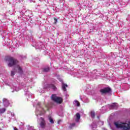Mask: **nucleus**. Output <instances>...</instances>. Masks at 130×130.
Wrapping results in <instances>:
<instances>
[{
	"instance_id": "423d86ee",
	"label": "nucleus",
	"mask_w": 130,
	"mask_h": 130,
	"mask_svg": "<svg viewBox=\"0 0 130 130\" xmlns=\"http://www.w3.org/2000/svg\"><path fill=\"white\" fill-rule=\"evenodd\" d=\"M20 14L21 17L23 16H25L26 17H28L29 19L31 18V12H30V11L27 10L26 9H23L21 11L19 12Z\"/></svg>"
},
{
	"instance_id": "680f3d73",
	"label": "nucleus",
	"mask_w": 130,
	"mask_h": 130,
	"mask_svg": "<svg viewBox=\"0 0 130 130\" xmlns=\"http://www.w3.org/2000/svg\"><path fill=\"white\" fill-rule=\"evenodd\" d=\"M32 42H34V41H33V40H32Z\"/></svg>"
},
{
	"instance_id": "f03ea898",
	"label": "nucleus",
	"mask_w": 130,
	"mask_h": 130,
	"mask_svg": "<svg viewBox=\"0 0 130 130\" xmlns=\"http://www.w3.org/2000/svg\"><path fill=\"white\" fill-rule=\"evenodd\" d=\"M114 124L117 128H121L123 130L130 129V122L127 123L120 122V123H118V122H114Z\"/></svg>"
},
{
	"instance_id": "09e8293b",
	"label": "nucleus",
	"mask_w": 130,
	"mask_h": 130,
	"mask_svg": "<svg viewBox=\"0 0 130 130\" xmlns=\"http://www.w3.org/2000/svg\"><path fill=\"white\" fill-rule=\"evenodd\" d=\"M100 122L101 123V125H103L104 124V121H101Z\"/></svg>"
},
{
	"instance_id": "37998d69",
	"label": "nucleus",
	"mask_w": 130,
	"mask_h": 130,
	"mask_svg": "<svg viewBox=\"0 0 130 130\" xmlns=\"http://www.w3.org/2000/svg\"><path fill=\"white\" fill-rule=\"evenodd\" d=\"M20 90V88L19 87H16L15 89V91H16L17 92H18V91H19Z\"/></svg>"
},
{
	"instance_id": "e433bc0d",
	"label": "nucleus",
	"mask_w": 130,
	"mask_h": 130,
	"mask_svg": "<svg viewBox=\"0 0 130 130\" xmlns=\"http://www.w3.org/2000/svg\"><path fill=\"white\" fill-rule=\"evenodd\" d=\"M51 82H52V83H53L54 84H56V80H55L54 79H52Z\"/></svg>"
},
{
	"instance_id": "4be33fe9",
	"label": "nucleus",
	"mask_w": 130,
	"mask_h": 130,
	"mask_svg": "<svg viewBox=\"0 0 130 130\" xmlns=\"http://www.w3.org/2000/svg\"><path fill=\"white\" fill-rule=\"evenodd\" d=\"M48 120L50 123H51V124H53V123H54V120H53V118H52V117H51L50 116H48Z\"/></svg>"
},
{
	"instance_id": "412c9836",
	"label": "nucleus",
	"mask_w": 130,
	"mask_h": 130,
	"mask_svg": "<svg viewBox=\"0 0 130 130\" xmlns=\"http://www.w3.org/2000/svg\"><path fill=\"white\" fill-rule=\"evenodd\" d=\"M89 116H91V118H95V112L94 111H91L90 112Z\"/></svg>"
},
{
	"instance_id": "dca6fc26",
	"label": "nucleus",
	"mask_w": 130,
	"mask_h": 130,
	"mask_svg": "<svg viewBox=\"0 0 130 130\" xmlns=\"http://www.w3.org/2000/svg\"><path fill=\"white\" fill-rule=\"evenodd\" d=\"M61 89L63 92H66L67 91V88H68V84H65L64 83H62L61 84Z\"/></svg>"
},
{
	"instance_id": "7ed1b4c3",
	"label": "nucleus",
	"mask_w": 130,
	"mask_h": 130,
	"mask_svg": "<svg viewBox=\"0 0 130 130\" xmlns=\"http://www.w3.org/2000/svg\"><path fill=\"white\" fill-rule=\"evenodd\" d=\"M50 88H51V89H52L53 91H56V90H57V88L54 85L52 84H47L44 86V88L43 89H41V88H40L38 89V91L39 93H45V90H44V89H49Z\"/></svg>"
},
{
	"instance_id": "c85d7f7f",
	"label": "nucleus",
	"mask_w": 130,
	"mask_h": 130,
	"mask_svg": "<svg viewBox=\"0 0 130 130\" xmlns=\"http://www.w3.org/2000/svg\"><path fill=\"white\" fill-rule=\"evenodd\" d=\"M4 112H6L5 108H2L0 109V114H2V113H4Z\"/></svg>"
},
{
	"instance_id": "9b49d317",
	"label": "nucleus",
	"mask_w": 130,
	"mask_h": 130,
	"mask_svg": "<svg viewBox=\"0 0 130 130\" xmlns=\"http://www.w3.org/2000/svg\"><path fill=\"white\" fill-rule=\"evenodd\" d=\"M41 119H42V121L40 123V126L39 127V129H40V128H45V120H44L43 117H41Z\"/></svg>"
},
{
	"instance_id": "9d476101",
	"label": "nucleus",
	"mask_w": 130,
	"mask_h": 130,
	"mask_svg": "<svg viewBox=\"0 0 130 130\" xmlns=\"http://www.w3.org/2000/svg\"><path fill=\"white\" fill-rule=\"evenodd\" d=\"M98 76H100V73L99 72H98L96 70H93L91 75L92 79L93 80L94 79H97V77H98Z\"/></svg>"
},
{
	"instance_id": "864d4df0",
	"label": "nucleus",
	"mask_w": 130,
	"mask_h": 130,
	"mask_svg": "<svg viewBox=\"0 0 130 130\" xmlns=\"http://www.w3.org/2000/svg\"><path fill=\"white\" fill-rule=\"evenodd\" d=\"M14 130H18V128H17L16 127H14Z\"/></svg>"
},
{
	"instance_id": "a19ab883",
	"label": "nucleus",
	"mask_w": 130,
	"mask_h": 130,
	"mask_svg": "<svg viewBox=\"0 0 130 130\" xmlns=\"http://www.w3.org/2000/svg\"><path fill=\"white\" fill-rule=\"evenodd\" d=\"M12 15L13 14L11 13V11H9L7 12H6V15Z\"/></svg>"
},
{
	"instance_id": "49530a36",
	"label": "nucleus",
	"mask_w": 130,
	"mask_h": 130,
	"mask_svg": "<svg viewBox=\"0 0 130 130\" xmlns=\"http://www.w3.org/2000/svg\"><path fill=\"white\" fill-rule=\"evenodd\" d=\"M89 100H88V99H86V100H85V102H86V103H89Z\"/></svg>"
},
{
	"instance_id": "052dcab7",
	"label": "nucleus",
	"mask_w": 130,
	"mask_h": 130,
	"mask_svg": "<svg viewBox=\"0 0 130 130\" xmlns=\"http://www.w3.org/2000/svg\"><path fill=\"white\" fill-rule=\"evenodd\" d=\"M62 5H64V2H63V3H62Z\"/></svg>"
},
{
	"instance_id": "de8ad7c7",
	"label": "nucleus",
	"mask_w": 130,
	"mask_h": 130,
	"mask_svg": "<svg viewBox=\"0 0 130 130\" xmlns=\"http://www.w3.org/2000/svg\"><path fill=\"white\" fill-rule=\"evenodd\" d=\"M44 53L45 54H48V52H47V51H45Z\"/></svg>"
},
{
	"instance_id": "0e129e2a",
	"label": "nucleus",
	"mask_w": 130,
	"mask_h": 130,
	"mask_svg": "<svg viewBox=\"0 0 130 130\" xmlns=\"http://www.w3.org/2000/svg\"><path fill=\"white\" fill-rule=\"evenodd\" d=\"M53 10H54V8H53Z\"/></svg>"
},
{
	"instance_id": "3c124183",
	"label": "nucleus",
	"mask_w": 130,
	"mask_h": 130,
	"mask_svg": "<svg viewBox=\"0 0 130 130\" xmlns=\"http://www.w3.org/2000/svg\"><path fill=\"white\" fill-rule=\"evenodd\" d=\"M11 116H15V113H11Z\"/></svg>"
},
{
	"instance_id": "473e14b6",
	"label": "nucleus",
	"mask_w": 130,
	"mask_h": 130,
	"mask_svg": "<svg viewBox=\"0 0 130 130\" xmlns=\"http://www.w3.org/2000/svg\"><path fill=\"white\" fill-rule=\"evenodd\" d=\"M57 79H58V81H59V82H60L61 83V84H62V83H63V80H62V79H61L59 76L57 77Z\"/></svg>"
},
{
	"instance_id": "6ab92c4d",
	"label": "nucleus",
	"mask_w": 130,
	"mask_h": 130,
	"mask_svg": "<svg viewBox=\"0 0 130 130\" xmlns=\"http://www.w3.org/2000/svg\"><path fill=\"white\" fill-rule=\"evenodd\" d=\"M80 119H81V115H80V113H77L76 114V118L75 119L76 122H79V121H80Z\"/></svg>"
},
{
	"instance_id": "ddd939ff",
	"label": "nucleus",
	"mask_w": 130,
	"mask_h": 130,
	"mask_svg": "<svg viewBox=\"0 0 130 130\" xmlns=\"http://www.w3.org/2000/svg\"><path fill=\"white\" fill-rule=\"evenodd\" d=\"M3 102L5 107H8L10 105V102L7 99H3Z\"/></svg>"
},
{
	"instance_id": "20e7f679",
	"label": "nucleus",
	"mask_w": 130,
	"mask_h": 130,
	"mask_svg": "<svg viewBox=\"0 0 130 130\" xmlns=\"http://www.w3.org/2000/svg\"><path fill=\"white\" fill-rule=\"evenodd\" d=\"M6 60L9 62L8 67L12 68L13 66H16L18 63V60L14 59L13 57H8Z\"/></svg>"
},
{
	"instance_id": "c756f323",
	"label": "nucleus",
	"mask_w": 130,
	"mask_h": 130,
	"mask_svg": "<svg viewBox=\"0 0 130 130\" xmlns=\"http://www.w3.org/2000/svg\"><path fill=\"white\" fill-rule=\"evenodd\" d=\"M26 96H27L28 98H34V96H33V95L31 94L30 92L27 94V95H25Z\"/></svg>"
},
{
	"instance_id": "7c9ffc66",
	"label": "nucleus",
	"mask_w": 130,
	"mask_h": 130,
	"mask_svg": "<svg viewBox=\"0 0 130 130\" xmlns=\"http://www.w3.org/2000/svg\"><path fill=\"white\" fill-rule=\"evenodd\" d=\"M33 128H34V127L31 126H30V125H27V129L28 130H33Z\"/></svg>"
},
{
	"instance_id": "a878e982",
	"label": "nucleus",
	"mask_w": 130,
	"mask_h": 130,
	"mask_svg": "<svg viewBox=\"0 0 130 130\" xmlns=\"http://www.w3.org/2000/svg\"><path fill=\"white\" fill-rule=\"evenodd\" d=\"M18 73L19 74H23V70L22 69V68L18 67Z\"/></svg>"
},
{
	"instance_id": "72a5a7b5",
	"label": "nucleus",
	"mask_w": 130,
	"mask_h": 130,
	"mask_svg": "<svg viewBox=\"0 0 130 130\" xmlns=\"http://www.w3.org/2000/svg\"><path fill=\"white\" fill-rule=\"evenodd\" d=\"M105 5L106 6V7L108 8V7H109V6H110V4H109V2H106L105 3Z\"/></svg>"
},
{
	"instance_id": "4c0bfd02",
	"label": "nucleus",
	"mask_w": 130,
	"mask_h": 130,
	"mask_svg": "<svg viewBox=\"0 0 130 130\" xmlns=\"http://www.w3.org/2000/svg\"><path fill=\"white\" fill-rule=\"evenodd\" d=\"M11 77H14V76H15V71H11Z\"/></svg>"
},
{
	"instance_id": "13d9d810",
	"label": "nucleus",
	"mask_w": 130,
	"mask_h": 130,
	"mask_svg": "<svg viewBox=\"0 0 130 130\" xmlns=\"http://www.w3.org/2000/svg\"><path fill=\"white\" fill-rule=\"evenodd\" d=\"M98 118L99 119V118H100V117L99 116H98Z\"/></svg>"
},
{
	"instance_id": "b1692460",
	"label": "nucleus",
	"mask_w": 130,
	"mask_h": 130,
	"mask_svg": "<svg viewBox=\"0 0 130 130\" xmlns=\"http://www.w3.org/2000/svg\"><path fill=\"white\" fill-rule=\"evenodd\" d=\"M116 108H117V106L115 104H114L110 106V109H116Z\"/></svg>"
},
{
	"instance_id": "f8f14e48",
	"label": "nucleus",
	"mask_w": 130,
	"mask_h": 130,
	"mask_svg": "<svg viewBox=\"0 0 130 130\" xmlns=\"http://www.w3.org/2000/svg\"><path fill=\"white\" fill-rule=\"evenodd\" d=\"M36 48L37 49H43L44 48V45L42 43H38L36 45Z\"/></svg>"
},
{
	"instance_id": "ea45409f",
	"label": "nucleus",
	"mask_w": 130,
	"mask_h": 130,
	"mask_svg": "<svg viewBox=\"0 0 130 130\" xmlns=\"http://www.w3.org/2000/svg\"><path fill=\"white\" fill-rule=\"evenodd\" d=\"M109 125L111 129L114 130V128H113V127H112V126H111V124L110 123H109Z\"/></svg>"
},
{
	"instance_id": "8fccbe9b",
	"label": "nucleus",
	"mask_w": 130,
	"mask_h": 130,
	"mask_svg": "<svg viewBox=\"0 0 130 130\" xmlns=\"http://www.w3.org/2000/svg\"><path fill=\"white\" fill-rule=\"evenodd\" d=\"M30 3H35V2L33 0H29Z\"/></svg>"
},
{
	"instance_id": "1a4fd4ad",
	"label": "nucleus",
	"mask_w": 130,
	"mask_h": 130,
	"mask_svg": "<svg viewBox=\"0 0 130 130\" xmlns=\"http://www.w3.org/2000/svg\"><path fill=\"white\" fill-rule=\"evenodd\" d=\"M73 75L77 78H82L85 76V72L82 70H78L77 73H74Z\"/></svg>"
},
{
	"instance_id": "0eeeda50",
	"label": "nucleus",
	"mask_w": 130,
	"mask_h": 130,
	"mask_svg": "<svg viewBox=\"0 0 130 130\" xmlns=\"http://www.w3.org/2000/svg\"><path fill=\"white\" fill-rule=\"evenodd\" d=\"M40 104H41L40 102L37 103V106L36 110V112L37 113H39V115H41V114L44 113V110L43 109V108H41Z\"/></svg>"
},
{
	"instance_id": "6e6d98bb",
	"label": "nucleus",
	"mask_w": 130,
	"mask_h": 130,
	"mask_svg": "<svg viewBox=\"0 0 130 130\" xmlns=\"http://www.w3.org/2000/svg\"><path fill=\"white\" fill-rule=\"evenodd\" d=\"M114 54H113V55H112V57H115L114 56Z\"/></svg>"
},
{
	"instance_id": "f257e3e1",
	"label": "nucleus",
	"mask_w": 130,
	"mask_h": 130,
	"mask_svg": "<svg viewBox=\"0 0 130 130\" xmlns=\"http://www.w3.org/2000/svg\"><path fill=\"white\" fill-rule=\"evenodd\" d=\"M107 85H102V88L100 90V92L101 95L105 96L107 95L108 96H111L112 95V89L110 87L108 86Z\"/></svg>"
},
{
	"instance_id": "a211bd4d",
	"label": "nucleus",
	"mask_w": 130,
	"mask_h": 130,
	"mask_svg": "<svg viewBox=\"0 0 130 130\" xmlns=\"http://www.w3.org/2000/svg\"><path fill=\"white\" fill-rule=\"evenodd\" d=\"M119 64H120L121 67H123L124 69H125V68H127L128 67L127 62H125L122 64V62L121 61L119 62Z\"/></svg>"
},
{
	"instance_id": "79ce46f5",
	"label": "nucleus",
	"mask_w": 130,
	"mask_h": 130,
	"mask_svg": "<svg viewBox=\"0 0 130 130\" xmlns=\"http://www.w3.org/2000/svg\"><path fill=\"white\" fill-rule=\"evenodd\" d=\"M20 57H21V58H22V59H24V58H25V57H26V56L21 55H20Z\"/></svg>"
},
{
	"instance_id": "4468645a",
	"label": "nucleus",
	"mask_w": 130,
	"mask_h": 130,
	"mask_svg": "<svg viewBox=\"0 0 130 130\" xmlns=\"http://www.w3.org/2000/svg\"><path fill=\"white\" fill-rule=\"evenodd\" d=\"M41 70L43 73H48L50 70V68L49 67L46 66L45 67L42 68Z\"/></svg>"
},
{
	"instance_id": "393cba45",
	"label": "nucleus",
	"mask_w": 130,
	"mask_h": 130,
	"mask_svg": "<svg viewBox=\"0 0 130 130\" xmlns=\"http://www.w3.org/2000/svg\"><path fill=\"white\" fill-rule=\"evenodd\" d=\"M58 115L59 116H60V117H63L64 115H63V112L62 111V110L58 112Z\"/></svg>"
},
{
	"instance_id": "bb28decb",
	"label": "nucleus",
	"mask_w": 130,
	"mask_h": 130,
	"mask_svg": "<svg viewBox=\"0 0 130 130\" xmlns=\"http://www.w3.org/2000/svg\"><path fill=\"white\" fill-rule=\"evenodd\" d=\"M63 94L66 96V99H68V98H69V96H70L69 94H68V91H64Z\"/></svg>"
},
{
	"instance_id": "e2e57ef3",
	"label": "nucleus",
	"mask_w": 130,
	"mask_h": 130,
	"mask_svg": "<svg viewBox=\"0 0 130 130\" xmlns=\"http://www.w3.org/2000/svg\"><path fill=\"white\" fill-rule=\"evenodd\" d=\"M37 116H38V115H37Z\"/></svg>"
},
{
	"instance_id": "5701e85b",
	"label": "nucleus",
	"mask_w": 130,
	"mask_h": 130,
	"mask_svg": "<svg viewBox=\"0 0 130 130\" xmlns=\"http://www.w3.org/2000/svg\"><path fill=\"white\" fill-rule=\"evenodd\" d=\"M73 104L74 106H77V107L80 106V103L79 102V101L77 100H75L73 102Z\"/></svg>"
},
{
	"instance_id": "c03bdc74",
	"label": "nucleus",
	"mask_w": 130,
	"mask_h": 130,
	"mask_svg": "<svg viewBox=\"0 0 130 130\" xmlns=\"http://www.w3.org/2000/svg\"><path fill=\"white\" fill-rule=\"evenodd\" d=\"M93 31H94V29L93 28H90L89 29V33H91V32H93Z\"/></svg>"
},
{
	"instance_id": "6e6552de",
	"label": "nucleus",
	"mask_w": 130,
	"mask_h": 130,
	"mask_svg": "<svg viewBox=\"0 0 130 130\" xmlns=\"http://www.w3.org/2000/svg\"><path fill=\"white\" fill-rule=\"evenodd\" d=\"M84 89L86 94H87V95H91V93L92 92V85L87 84L84 87Z\"/></svg>"
},
{
	"instance_id": "5fc2aeb1",
	"label": "nucleus",
	"mask_w": 130,
	"mask_h": 130,
	"mask_svg": "<svg viewBox=\"0 0 130 130\" xmlns=\"http://www.w3.org/2000/svg\"><path fill=\"white\" fill-rule=\"evenodd\" d=\"M60 1V3H63V0H59Z\"/></svg>"
},
{
	"instance_id": "f3484780",
	"label": "nucleus",
	"mask_w": 130,
	"mask_h": 130,
	"mask_svg": "<svg viewBox=\"0 0 130 130\" xmlns=\"http://www.w3.org/2000/svg\"><path fill=\"white\" fill-rule=\"evenodd\" d=\"M24 87L25 95H28L30 92L28 91V87L26 86V84L22 85Z\"/></svg>"
},
{
	"instance_id": "a18cd8bd",
	"label": "nucleus",
	"mask_w": 130,
	"mask_h": 130,
	"mask_svg": "<svg viewBox=\"0 0 130 130\" xmlns=\"http://www.w3.org/2000/svg\"><path fill=\"white\" fill-rule=\"evenodd\" d=\"M6 34H7V33L4 32L3 36V39H5V36H6Z\"/></svg>"
},
{
	"instance_id": "4d7b16f0",
	"label": "nucleus",
	"mask_w": 130,
	"mask_h": 130,
	"mask_svg": "<svg viewBox=\"0 0 130 130\" xmlns=\"http://www.w3.org/2000/svg\"><path fill=\"white\" fill-rule=\"evenodd\" d=\"M44 0H39L40 2H43Z\"/></svg>"
},
{
	"instance_id": "f704fd0d",
	"label": "nucleus",
	"mask_w": 130,
	"mask_h": 130,
	"mask_svg": "<svg viewBox=\"0 0 130 130\" xmlns=\"http://www.w3.org/2000/svg\"><path fill=\"white\" fill-rule=\"evenodd\" d=\"M26 39L29 41V40H31V37L29 35H27L26 36Z\"/></svg>"
},
{
	"instance_id": "603ef678",
	"label": "nucleus",
	"mask_w": 130,
	"mask_h": 130,
	"mask_svg": "<svg viewBox=\"0 0 130 130\" xmlns=\"http://www.w3.org/2000/svg\"><path fill=\"white\" fill-rule=\"evenodd\" d=\"M80 100H81V101L83 100V99L82 98V96H80Z\"/></svg>"
},
{
	"instance_id": "58836bf2",
	"label": "nucleus",
	"mask_w": 130,
	"mask_h": 130,
	"mask_svg": "<svg viewBox=\"0 0 130 130\" xmlns=\"http://www.w3.org/2000/svg\"><path fill=\"white\" fill-rule=\"evenodd\" d=\"M61 122H62V119H59V120L57 121L58 124H60V123H61Z\"/></svg>"
},
{
	"instance_id": "bf43d9fd",
	"label": "nucleus",
	"mask_w": 130,
	"mask_h": 130,
	"mask_svg": "<svg viewBox=\"0 0 130 130\" xmlns=\"http://www.w3.org/2000/svg\"><path fill=\"white\" fill-rule=\"evenodd\" d=\"M21 1L23 2V0H19L20 3H21Z\"/></svg>"
},
{
	"instance_id": "2eb2a0df",
	"label": "nucleus",
	"mask_w": 130,
	"mask_h": 130,
	"mask_svg": "<svg viewBox=\"0 0 130 130\" xmlns=\"http://www.w3.org/2000/svg\"><path fill=\"white\" fill-rule=\"evenodd\" d=\"M92 130H95L97 128V122L94 121L90 125Z\"/></svg>"
},
{
	"instance_id": "cd10ccee",
	"label": "nucleus",
	"mask_w": 130,
	"mask_h": 130,
	"mask_svg": "<svg viewBox=\"0 0 130 130\" xmlns=\"http://www.w3.org/2000/svg\"><path fill=\"white\" fill-rule=\"evenodd\" d=\"M106 111V106H104L102 108V113H104Z\"/></svg>"
},
{
	"instance_id": "39448f33",
	"label": "nucleus",
	"mask_w": 130,
	"mask_h": 130,
	"mask_svg": "<svg viewBox=\"0 0 130 130\" xmlns=\"http://www.w3.org/2000/svg\"><path fill=\"white\" fill-rule=\"evenodd\" d=\"M51 99L54 102L58 103V104H61L62 103V98L56 96V94H52L51 95Z\"/></svg>"
},
{
	"instance_id": "2f4dec72",
	"label": "nucleus",
	"mask_w": 130,
	"mask_h": 130,
	"mask_svg": "<svg viewBox=\"0 0 130 130\" xmlns=\"http://www.w3.org/2000/svg\"><path fill=\"white\" fill-rule=\"evenodd\" d=\"M54 22L53 24H54L55 25L57 24V23L58 22V21L57 20V19L55 17H54Z\"/></svg>"
},
{
	"instance_id": "aec40b11",
	"label": "nucleus",
	"mask_w": 130,
	"mask_h": 130,
	"mask_svg": "<svg viewBox=\"0 0 130 130\" xmlns=\"http://www.w3.org/2000/svg\"><path fill=\"white\" fill-rule=\"evenodd\" d=\"M75 126H76V123H71L69 126L68 129H73Z\"/></svg>"
},
{
	"instance_id": "c9c22d12",
	"label": "nucleus",
	"mask_w": 130,
	"mask_h": 130,
	"mask_svg": "<svg viewBox=\"0 0 130 130\" xmlns=\"http://www.w3.org/2000/svg\"><path fill=\"white\" fill-rule=\"evenodd\" d=\"M7 13H6L5 14H4L3 15V19L4 20H5V19H7V17H8V15H7Z\"/></svg>"
}]
</instances>
